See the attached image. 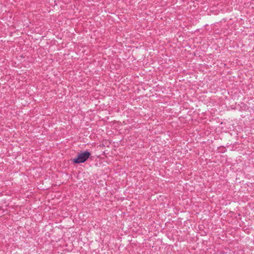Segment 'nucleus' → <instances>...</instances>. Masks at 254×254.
Returning a JSON list of instances; mask_svg holds the SVG:
<instances>
[{
  "label": "nucleus",
  "mask_w": 254,
  "mask_h": 254,
  "mask_svg": "<svg viewBox=\"0 0 254 254\" xmlns=\"http://www.w3.org/2000/svg\"><path fill=\"white\" fill-rule=\"evenodd\" d=\"M90 155V152L85 151L77 155L76 158L73 159L72 161L74 163L79 164L86 161Z\"/></svg>",
  "instance_id": "nucleus-1"
}]
</instances>
